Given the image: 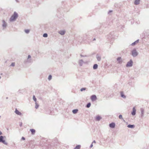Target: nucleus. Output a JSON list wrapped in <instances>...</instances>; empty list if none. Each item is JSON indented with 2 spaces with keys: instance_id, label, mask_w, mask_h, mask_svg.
Masks as SVG:
<instances>
[{
  "instance_id": "nucleus-20",
  "label": "nucleus",
  "mask_w": 149,
  "mask_h": 149,
  "mask_svg": "<svg viewBox=\"0 0 149 149\" xmlns=\"http://www.w3.org/2000/svg\"><path fill=\"white\" fill-rule=\"evenodd\" d=\"M120 95L121 96L123 97L124 98H126V96L122 92H120Z\"/></svg>"
},
{
  "instance_id": "nucleus-6",
  "label": "nucleus",
  "mask_w": 149,
  "mask_h": 149,
  "mask_svg": "<svg viewBox=\"0 0 149 149\" xmlns=\"http://www.w3.org/2000/svg\"><path fill=\"white\" fill-rule=\"evenodd\" d=\"M132 115V116H134L136 114V109L135 107L133 108L132 111L131 112Z\"/></svg>"
},
{
  "instance_id": "nucleus-46",
  "label": "nucleus",
  "mask_w": 149,
  "mask_h": 149,
  "mask_svg": "<svg viewBox=\"0 0 149 149\" xmlns=\"http://www.w3.org/2000/svg\"><path fill=\"white\" fill-rule=\"evenodd\" d=\"M1 116H0V118H1Z\"/></svg>"
},
{
  "instance_id": "nucleus-17",
  "label": "nucleus",
  "mask_w": 149,
  "mask_h": 149,
  "mask_svg": "<svg viewBox=\"0 0 149 149\" xmlns=\"http://www.w3.org/2000/svg\"><path fill=\"white\" fill-rule=\"evenodd\" d=\"M140 0H135L134 2V4L136 5H137L139 4Z\"/></svg>"
},
{
  "instance_id": "nucleus-12",
  "label": "nucleus",
  "mask_w": 149,
  "mask_h": 149,
  "mask_svg": "<svg viewBox=\"0 0 149 149\" xmlns=\"http://www.w3.org/2000/svg\"><path fill=\"white\" fill-rule=\"evenodd\" d=\"M141 111V117L142 118L144 114V110L143 108H141L140 109Z\"/></svg>"
},
{
  "instance_id": "nucleus-42",
  "label": "nucleus",
  "mask_w": 149,
  "mask_h": 149,
  "mask_svg": "<svg viewBox=\"0 0 149 149\" xmlns=\"http://www.w3.org/2000/svg\"><path fill=\"white\" fill-rule=\"evenodd\" d=\"M84 56V57H87V56L86 55H85V56Z\"/></svg>"
},
{
  "instance_id": "nucleus-4",
  "label": "nucleus",
  "mask_w": 149,
  "mask_h": 149,
  "mask_svg": "<svg viewBox=\"0 0 149 149\" xmlns=\"http://www.w3.org/2000/svg\"><path fill=\"white\" fill-rule=\"evenodd\" d=\"M133 62L132 60L130 59L126 65V67H131L132 66Z\"/></svg>"
},
{
  "instance_id": "nucleus-13",
  "label": "nucleus",
  "mask_w": 149,
  "mask_h": 149,
  "mask_svg": "<svg viewBox=\"0 0 149 149\" xmlns=\"http://www.w3.org/2000/svg\"><path fill=\"white\" fill-rule=\"evenodd\" d=\"M15 112L17 115L20 116L22 115L21 113L17 110V109H16Z\"/></svg>"
},
{
  "instance_id": "nucleus-2",
  "label": "nucleus",
  "mask_w": 149,
  "mask_h": 149,
  "mask_svg": "<svg viewBox=\"0 0 149 149\" xmlns=\"http://www.w3.org/2000/svg\"><path fill=\"white\" fill-rule=\"evenodd\" d=\"M131 54L134 57H136L138 54V52L136 48H134L131 51Z\"/></svg>"
},
{
  "instance_id": "nucleus-45",
  "label": "nucleus",
  "mask_w": 149,
  "mask_h": 149,
  "mask_svg": "<svg viewBox=\"0 0 149 149\" xmlns=\"http://www.w3.org/2000/svg\"><path fill=\"white\" fill-rule=\"evenodd\" d=\"M1 78V77L0 76V79Z\"/></svg>"
},
{
  "instance_id": "nucleus-34",
  "label": "nucleus",
  "mask_w": 149,
  "mask_h": 149,
  "mask_svg": "<svg viewBox=\"0 0 149 149\" xmlns=\"http://www.w3.org/2000/svg\"><path fill=\"white\" fill-rule=\"evenodd\" d=\"M93 143H92L90 146V148H91L93 147Z\"/></svg>"
},
{
  "instance_id": "nucleus-21",
  "label": "nucleus",
  "mask_w": 149,
  "mask_h": 149,
  "mask_svg": "<svg viewBox=\"0 0 149 149\" xmlns=\"http://www.w3.org/2000/svg\"><path fill=\"white\" fill-rule=\"evenodd\" d=\"M30 131L31 132V133L32 134H34L35 132V130L34 129H30Z\"/></svg>"
},
{
  "instance_id": "nucleus-15",
  "label": "nucleus",
  "mask_w": 149,
  "mask_h": 149,
  "mask_svg": "<svg viewBox=\"0 0 149 149\" xmlns=\"http://www.w3.org/2000/svg\"><path fill=\"white\" fill-rule=\"evenodd\" d=\"M96 58L98 61H100L101 60V57L99 56L98 54H97L96 55Z\"/></svg>"
},
{
  "instance_id": "nucleus-37",
  "label": "nucleus",
  "mask_w": 149,
  "mask_h": 149,
  "mask_svg": "<svg viewBox=\"0 0 149 149\" xmlns=\"http://www.w3.org/2000/svg\"><path fill=\"white\" fill-rule=\"evenodd\" d=\"M22 123H21L19 124V126L20 127H22Z\"/></svg>"
},
{
  "instance_id": "nucleus-10",
  "label": "nucleus",
  "mask_w": 149,
  "mask_h": 149,
  "mask_svg": "<svg viewBox=\"0 0 149 149\" xmlns=\"http://www.w3.org/2000/svg\"><path fill=\"white\" fill-rule=\"evenodd\" d=\"M117 60L118 61V63L119 64H121L122 63V61L121 60V57H118L117 58Z\"/></svg>"
},
{
  "instance_id": "nucleus-25",
  "label": "nucleus",
  "mask_w": 149,
  "mask_h": 149,
  "mask_svg": "<svg viewBox=\"0 0 149 149\" xmlns=\"http://www.w3.org/2000/svg\"><path fill=\"white\" fill-rule=\"evenodd\" d=\"M33 100L35 102H36L37 99L35 95L33 96Z\"/></svg>"
},
{
  "instance_id": "nucleus-14",
  "label": "nucleus",
  "mask_w": 149,
  "mask_h": 149,
  "mask_svg": "<svg viewBox=\"0 0 149 149\" xmlns=\"http://www.w3.org/2000/svg\"><path fill=\"white\" fill-rule=\"evenodd\" d=\"M65 30H61L58 32V33L61 35H63L65 34Z\"/></svg>"
},
{
  "instance_id": "nucleus-28",
  "label": "nucleus",
  "mask_w": 149,
  "mask_h": 149,
  "mask_svg": "<svg viewBox=\"0 0 149 149\" xmlns=\"http://www.w3.org/2000/svg\"><path fill=\"white\" fill-rule=\"evenodd\" d=\"M24 31L26 33H29L30 31L29 29H25V30Z\"/></svg>"
},
{
  "instance_id": "nucleus-32",
  "label": "nucleus",
  "mask_w": 149,
  "mask_h": 149,
  "mask_svg": "<svg viewBox=\"0 0 149 149\" xmlns=\"http://www.w3.org/2000/svg\"><path fill=\"white\" fill-rule=\"evenodd\" d=\"M15 63H12L10 65V66L13 67V66H15Z\"/></svg>"
},
{
  "instance_id": "nucleus-26",
  "label": "nucleus",
  "mask_w": 149,
  "mask_h": 149,
  "mask_svg": "<svg viewBox=\"0 0 149 149\" xmlns=\"http://www.w3.org/2000/svg\"><path fill=\"white\" fill-rule=\"evenodd\" d=\"M43 36L44 37L46 38L48 36V35L46 33H44L43 35Z\"/></svg>"
},
{
  "instance_id": "nucleus-43",
  "label": "nucleus",
  "mask_w": 149,
  "mask_h": 149,
  "mask_svg": "<svg viewBox=\"0 0 149 149\" xmlns=\"http://www.w3.org/2000/svg\"><path fill=\"white\" fill-rule=\"evenodd\" d=\"M8 99V97H6V99Z\"/></svg>"
},
{
  "instance_id": "nucleus-22",
  "label": "nucleus",
  "mask_w": 149,
  "mask_h": 149,
  "mask_svg": "<svg viewBox=\"0 0 149 149\" xmlns=\"http://www.w3.org/2000/svg\"><path fill=\"white\" fill-rule=\"evenodd\" d=\"M78 111V110L77 109H73L72 110V112L74 114H76Z\"/></svg>"
},
{
  "instance_id": "nucleus-33",
  "label": "nucleus",
  "mask_w": 149,
  "mask_h": 149,
  "mask_svg": "<svg viewBox=\"0 0 149 149\" xmlns=\"http://www.w3.org/2000/svg\"><path fill=\"white\" fill-rule=\"evenodd\" d=\"M31 56L30 55H29L28 56V60L29 59L31 58Z\"/></svg>"
},
{
  "instance_id": "nucleus-1",
  "label": "nucleus",
  "mask_w": 149,
  "mask_h": 149,
  "mask_svg": "<svg viewBox=\"0 0 149 149\" xmlns=\"http://www.w3.org/2000/svg\"><path fill=\"white\" fill-rule=\"evenodd\" d=\"M18 17V14L16 12H14L13 15L10 18V21L11 22L15 21Z\"/></svg>"
},
{
  "instance_id": "nucleus-36",
  "label": "nucleus",
  "mask_w": 149,
  "mask_h": 149,
  "mask_svg": "<svg viewBox=\"0 0 149 149\" xmlns=\"http://www.w3.org/2000/svg\"><path fill=\"white\" fill-rule=\"evenodd\" d=\"M21 139L22 140H25V138L24 137H22Z\"/></svg>"
},
{
  "instance_id": "nucleus-11",
  "label": "nucleus",
  "mask_w": 149,
  "mask_h": 149,
  "mask_svg": "<svg viewBox=\"0 0 149 149\" xmlns=\"http://www.w3.org/2000/svg\"><path fill=\"white\" fill-rule=\"evenodd\" d=\"M109 126L111 128H114L115 127V124L114 123H112L109 124Z\"/></svg>"
},
{
  "instance_id": "nucleus-3",
  "label": "nucleus",
  "mask_w": 149,
  "mask_h": 149,
  "mask_svg": "<svg viewBox=\"0 0 149 149\" xmlns=\"http://www.w3.org/2000/svg\"><path fill=\"white\" fill-rule=\"evenodd\" d=\"M4 138H6L5 136H0V142H1L3 144L6 145H7V143L3 139Z\"/></svg>"
},
{
  "instance_id": "nucleus-5",
  "label": "nucleus",
  "mask_w": 149,
  "mask_h": 149,
  "mask_svg": "<svg viewBox=\"0 0 149 149\" xmlns=\"http://www.w3.org/2000/svg\"><path fill=\"white\" fill-rule=\"evenodd\" d=\"M2 23L3 24H2V26L3 27V29L6 28V26H7V24L6 22L4 20H2Z\"/></svg>"
},
{
  "instance_id": "nucleus-39",
  "label": "nucleus",
  "mask_w": 149,
  "mask_h": 149,
  "mask_svg": "<svg viewBox=\"0 0 149 149\" xmlns=\"http://www.w3.org/2000/svg\"><path fill=\"white\" fill-rule=\"evenodd\" d=\"M2 134V132L1 131H0V135Z\"/></svg>"
},
{
  "instance_id": "nucleus-44",
  "label": "nucleus",
  "mask_w": 149,
  "mask_h": 149,
  "mask_svg": "<svg viewBox=\"0 0 149 149\" xmlns=\"http://www.w3.org/2000/svg\"><path fill=\"white\" fill-rule=\"evenodd\" d=\"M110 34H109V36L110 37Z\"/></svg>"
},
{
  "instance_id": "nucleus-38",
  "label": "nucleus",
  "mask_w": 149,
  "mask_h": 149,
  "mask_svg": "<svg viewBox=\"0 0 149 149\" xmlns=\"http://www.w3.org/2000/svg\"><path fill=\"white\" fill-rule=\"evenodd\" d=\"M93 143H96V142H95V140H94L92 142V143L93 144Z\"/></svg>"
},
{
  "instance_id": "nucleus-35",
  "label": "nucleus",
  "mask_w": 149,
  "mask_h": 149,
  "mask_svg": "<svg viewBox=\"0 0 149 149\" xmlns=\"http://www.w3.org/2000/svg\"><path fill=\"white\" fill-rule=\"evenodd\" d=\"M112 12V11L111 10H109L108 12V14H109L110 13H111Z\"/></svg>"
},
{
  "instance_id": "nucleus-9",
  "label": "nucleus",
  "mask_w": 149,
  "mask_h": 149,
  "mask_svg": "<svg viewBox=\"0 0 149 149\" xmlns=\"http://www.w3.org/2000/svg\"><path fill=\"white\" fill-rule=\"evenodd\" d=\"M84 63H85V62L82 59L80 60L79 61L78 63L80 66H82Z\"/></svg>"
},
{
  "instance_id": "nucleus-8",
  "label": "nucleus",
  "mask_w": 149,
  "mask_h": 149,
  "mask_svg": "<svg viewBox=\"0 0 149 149\" xmlns=\"http://www.w3.org/2000/svg\"><path fill=\"white\" fill-rule=\"evenodd\" d=\"M91 99L92 101H94L97 99V97L95 95H93L91 97Z\"/></svg>"
},
{
  "instance_id": "nucleus-41",
  "label": "nucleus",
  "mask_w": 149,
  "mask_h": 149,
  "mask_svg": "<svg viewBox=\"0 0 149 149\" xmlns=\"http://www.w3.org/2000/svg\"><path fill=\"white\" fill-rule=\"evenodd\" d=\"M95 40V38H94V39H93V40L94 41V40Z\"/></svg>"
},
{
  "instance_id": "nucleus-30",
  "label": "nucleus",
  "mask_w": 149,
  "mask_h": 149,
  "mask_svg": "<svg viewBox=\"0 0 149 149\" xmlns=\"http://www.w3.org/2000/svg\"><path fill=\"white\" fill-rule=\"evenodd\" d=\"M86 88H81L80 89V91H84V90H86Z\"/></svg>"
},
{
  "instance_id": "nucleus-7",
  "label": "nucleus",
  "mask_w": 149,
  "mask_h": 149,
  "mask_svg": "<svg viewBox=\"0 0 149 149\" xmlns=\"http://www.w3.org/2000/svg\"><path fill=\"white\" fill-rule=\"evenodd\" d=\"M102 118V117L99 115L95 117V120L97 121H100Z\"/></svg>"
},
{
  "instance_id": "nucleus-31",
  "label": "nucleus",
  "mask_w": 149,
  "mask_h": 149,
  "mask_svg": "<svg viewBox=\"0 0 149 149\" xmlns=\"http://www.w3.org/2000/svg\"><path fill=\"white\" fill-rule=\"evenodd\" d=\"M119 118L120 119H123L122 116L121 115H120L119 116Z\"/></svg>"
},
{
  "instance_id": "nucleus-16",
  "label": "nucleus",
  "mask_w": 149,
  "mask_h": 149,
  "mask_svg": "<svg viewBox=\"0 0 149 149\" xmlns=\"http://www.w3.org/2000/svg\"><path fill=\"white\" fill-rule=\"evenodd\" d=\"M139 42V40H136L134 42L132 43L131 44V45L132 46H134L136 44L138 43Z\"/></svg>"
},
{
  "instance_id": "nucleus-23",
  "label": "nucleus",
  "mask_w": 149,
  "mask_h": 149,
  "mask_svg": "<svg viewBox=\"0 0 149 149\" xmlns=\"http://www.w3.org/2000/svg\"><path fill=\"white\" fill-rule=\"evenodd\" d=\"M91 106V103L90 102L88 103L86 105V107L87 108H89Z\"/></svg>"
},
{
  "instance_id": "nucleus-40",
  "label": "nucleus",
  "mask_w": 149,
  "mask_h": 149,
  "mask_svg": "<svg viewBox=\"0 0 149 149\" xmlns=\"http://www.w3.org/2000/svg\"><path fill=\"white\" fill-rule=\"evenodd\" d=\"M80 56H81V57H84V55H81H81H80Z\"/></svg>"
},
{
  "instance_id": "nucleus-18",
  "label": "nucleus",
  "mask_w": 149,
  "mask_h": 149,
  "mask_svg": "<svg viewBox=\"0 0 149 149\" xmlns=\"http://www.w3.org/2000/svg\"><path fill=\"white\" fill-rule=\"evenodd\" d=\"M98 65L97 64H95L94 65L93 67V68L94 70H96L98 68Z\"/></svg>"
},
{
  "instance_id": "nucleus-24",
  "label": "nucleus",
  "mask_w": 149,
  "mask_h": 149,
  "mask_svg": "<svg viewBox=\"0 0 149 149\" xmlns=\"http://www.w3.org/2000/svg\"><path fill=\"white\" fill-rule=\"evenodd\" d=\"M81 146L78 145L74 149H79L80 148Z\"/></svg>"
},
{
  "instance_id": "nucleus-19",
  "label": "nucleus",
  "mask_w": 149,
  "mask_h": 149,
  "mask_svg": "<svg viewBox=\"0 0 149 149\" xmlns=\"http://www.w3.org/2000/svg\"><path fill=\"white\" fill-rule=\"evenodd\" d=\"M128 128H132L134 127V125H129L127 126Z\"/></svg>"
},
{
  "instance_id": "nucleus-29",
  "label": "nucleus",
  "mask_w": 149,
  "mask_h": 149,
  "mask_svg": "<svg viewBox=\"0 0 149 149\" xmlns=\"http://www.w3.org/2000/svg\"><path fill=\"white\" fill-rule=\"evenodd\" d=\"M52 78V76L51 75H49L48 77V79L49 80H50Z\"/></svg>"
},
{
  "instance_id": "nucleus-27",
  "label": "nucleus",
  "mask_w": 149,
  "mask_h": 149,
  "mask_svg": "<svg viewBox=\"0 0 149 149\" xmlns=\"http://www.w3.org/2000/svg\"><path fill=\"white\" fill-rule=\"evenodd\" d=\"M35 104H36V106H35V108L36 109H37L38 108V107H39V105L37 104V103L36 102L35 103Z\"/></svg>"
}]
</instances>
